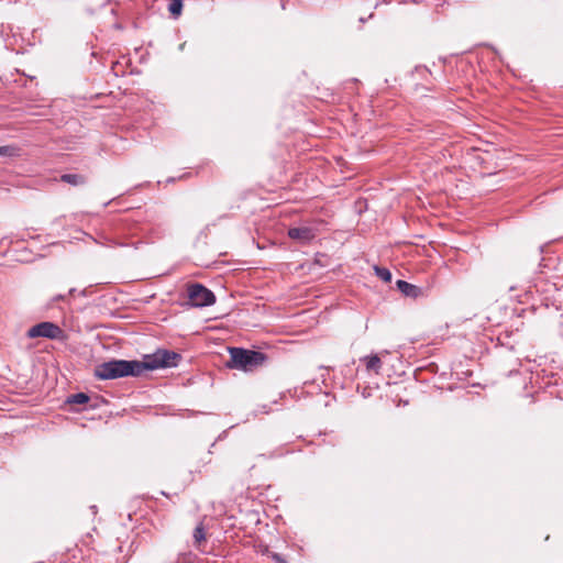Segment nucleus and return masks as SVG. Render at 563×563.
I'll return each mask as SVG.
<instances>
[{
  "mask_svg": "<svg viewBox=\"0 0 563 563\" xmlns=\"http://www.w3.org/2000/svg\"><path fill=\"white\" fill-rule=\"evenodd\" d=\"M26 335L30 339L46 338V339L55 340V339H63L64 331L57 324L49 322V321H44V322H40V323L31 327L27 330Z\"/></svg>",
  "mask_w": 563,
  "mask_h": 563,
  "instance_id": "20e7f679",
  "label": "nucleus"
},
{
  "mask_svg": "<svg viewBox=\"0 0 563 563\" xmlns=\"http://www.w3.org/2000/svg\"><path fill=\"white\" fill-rule=\"evenodd\" d=\"M316 230L310 227L290 228L288 230V236L291 240H296L303 244L311 242L316 238Z\"/></svg>",
  "mask_w": 563,
  "mask_h": 563,
  "instance_id": "423d86ee",
  "label": "nucleus"
},
{
  "mask_svg": "<svg viewBox=\"0 0 563 563\" xmlns=\"http://www.w3.org/2000/svg\"><path fill=\"white\" fill-rule=\"evenodd\" d=\"M398 290L406 297L418 298L422 294V289L406 280L399 279L396 283Z\"/></svg>",
  "mask_w": 563,
  "mask_h": 563,
  "instance_id": "0eeeda50",
  "label": "nucleus"
},
{
  "mask_svg": "<svg viewBox=\"0 0 563 563\" xmlns=\"http://www.w3.org/2000/svg\"><path fill=\"white\" fill-rule=\"evenodd\" d=\"M181 355L168 350H157L153 354L145 355L141 361L143 373L157 368L176 367Z\"/></svg>",
  "mask_w": 563,
  "mask_h": 563,
  "instance_id": "7ed1b4c3",
  "label": "nucleus"
},
{
  "mask_svg": "<svg viewBox=\"0 0 563 563\" xmlns=\"http://www.w3.org/2000/svg\"><path fill=\"white\" fill-rule=\"evenodd\" d=\"M362 361L365 362L366 369L369 372H374L375 374H378L382 368V361L378 357V355H371L365 356L362 358Z\"/></svg>",
  "mask_w": 563,
  "mask_h": 563,
  "instance_id": "1a4fd4ad",
  "label": "nucleus"
},
{
  "mask_svg": "<svg viewBox=\"0 0 563 563\" xmlns=\"http://www.w3.org/2000/svg\"><path fill=\"white\" fill-rule=\"evenodd\" d=\"M64 299H65V295H57V296L53 297L52 301L55 302V301L64 300Z\"/></svg>",
  "mask_w": 563,
  "mask_h": 563,
  "instance_id": "f3484780",
  "label": "nucleus"
},
{
  "mask_svg": "<svg viewBox=\"0 0 563 563\" xmlns=\"http://www.w3.org/2000/svg\"><path fill=\"white\" fill-rule=\"evenodd\" d=\"M375 274L377 277H379L382 280L388 283L391 280V273L386 267L375 266L374 267Z\"/></svg>",
  "mask_w": 563,
  "mask_h": 563,
  "instance_id": "4468645a",
  "label": "nucleus"
},
{
  "mask_svg": "<svg viewBox=\"0 0 563 563\" xmlns=\"http://www.w3.org/2000/svg\"><path fill=\"white\" fill-rule=\"evenodd\" d=\"M60 180L71 186H82L87 181L86 177L80 174H63Z\"/></svg>",
  "mask_w": 563,
  "mask_h": 563,
  "instance_id": "6e6552de",
  "label": "nucleus"
},
{
  "mask_svg": "<svg viewBox=\"0 0 563 563\" xmlns=\"http://www.w3.org/2000/svg\"><path fill=\"white\" fill-rule=\"evenodd\" d=\"M188 298L194 307H207L216 301L214 294L201 284L188 287Z\"/></svg>",
  "mask_w": 563,
  "mask_h": 563,
  "instance_id": "39448f33",
  "label": "nucleus"
},
{
  "mask_svg": "<svg viewBox=\"0 0 563 563\" xmlns=\"http://www.w3.org/2000/svg\"><path fill=\"white\" fill-rule=\"evenodd\" d=\"M230 361L228 366L230 368L242 369L244 372H252L262 366L267 360L266 354L260 351L245 350L242 347H230Z\"/></svg>",
  "mask_w": 563,
  "mask_h": 563,
  "instance_id": "f03ea898",
  "label": "nucleus"
},
{
  "mask_svg": "<svg viewBox=\"0 0 563 563\" xmlns=\"http://www.w3.org/2000/svg\"><path fill=\"white\" fill-rule=\"evenodd\" d=\"M192 537L196 547L206 541V530L201 522L195 528Z\"/></svg>",
  "mask_w": 563,
  "mask_h": 563,
  "instance_id": "f8f14e48",
  "label": "nucleus"
},
{
  "mask_svg": "<svg viewBox=\"0 0 563 563\" xmlns=\"http://www.w3.org/2000/svg\"><path fill=\"white\" fill-rule=\"evenodd\" d=\"M89 397L85 393H77L68 397L67 402L68 404H76V405H82L88 402Z\"/></svg>",
  "mask_w": 563,
  "mask_h": 563,
  "instance_id": "ddd939ff",
  "label": "nucleus"
},
{
  "mask_svg": "<svg viewBox=\"0 0 563 563\" xmlns=\"http://www.w3.org/2000/svg\"><path fill=\"white\" fill-rule=\"evenodd\" d=\"M183 0H169L168 11L177 16L181 13Z\"/></svg>",
  "mask_w": 563,
  "mask_h": 563,
  "instance_id": "2eb2a0df",
  "label": "nucleus"
},
{
  "mask_svg": "<svg viewBox=\"0 0 563 563\" xmlns=\"http://www.w3.org/2000/svg\"><path fill=\"white\" fill-rule=\"evenodd\" d=\"M143 374L141 361L111 360L96 366L95 375L99 379H117Z\"/></svg>",
  "mask_w": 563,
  "mask_h": 563,
  "instance_id": "f257e3e1",
  "label": "nucleus"
},
{
  "mask_svg": "<svg viewBox=\"0 0 563 563\" xmlns=\"http://www.w3.org/2000/svg\"><path fill=\"white\" fill-rule=\"evenodd\" d=\"M74 292H75V288H71V289L69 290V295H73Z\"/></svg>",
  "mask_w": 563,
  "mask_h": 563,
  "instance_id": "a211bd4d",
  "label": "nucleus"
},
{
  "mask_svg": "<svg viewBox=\"0 0 563 563\" xmlns=\"http://www.w3.org/2000/svg\"><path fill=\"white\" fill-rule=\"evenodd\" d=\"M196 555L191 551H185L170 559V563H192Z\"/></svg>",
  "mask_w": 563,
  "mask_h": 563,
  "instance_id": "9d476101",
  "label": "nucleus"
},
{
  "mask_svg": "<svg viewBox=\"0 0 563 563\" xmlns=\"http://www.w3.org/2000/svg\"><path fill=\"white\" fill-rule=\"evenodd\" d=\"M271 558L276 562V563H287L286 560L283 558V555L278 554V553H272L271 554Z\"/></svg>",
  "mask_w": 563,
  "mask_h": 563,
  "instance_id": "dca6fc26",
  "label": "nucleus"
},
{
  "mask_svg": "<svg viewBox=\"0 0 563 563\" xmlns=\"http://www.w3.org/2000/svg\"><path fill=\"white\" fill-rule=\"evenodd\" d=\"M20 147L15 145H2L0 146V156L18 157L20 156Z\"/></svg>",
  "mask_w": 563,
  "mask_h": 563,
  "instance_id": "9b49d317",
  "label": "nucleus"
}]
</instances>
